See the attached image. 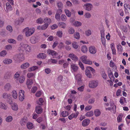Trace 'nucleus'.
Instances as JSON below:
<instances>
[{
	"label": "nucleus",
	"mask_w": 130,
	"mask_h": 130,
	"mask_svg": "<svg viewBox=\"0 0 130 130\" xmlns=\"http://www.w3.org/2000/svg\"><path fill=\"white\" fill-rule=\"evenodd\" d=\"M12 59L8 58L4 59L3 61V62L5 64H9L12 62Z\"/></svg>",
	"instance_id": "23"
},
{
	"label": "nucleus",
	"mask_w": 130,
	"mask_h": 130,
	"mask_svg": "<svg viewBox=\"0 0 130 130\" xmlns=\"http://www.w3.org/2000/svg\"><path fill=\"white\" fill-rule=\"evenodd\" d=\"M110 47L112 51V54L113 55H116V50L115 46L114 44L113 43H112L110 44Z\"/></svg>",
	"instance_id": "30"
},
{
	"label": "nucleus",
	"mask_w": 130,
	"mask_h": 130,
	"mask_svg": "<svg viewBox=\"0 0 130 130\" xmlns=\"http://www.w3.org/2000/svg\"><path fill=\"white\" fill-rule=\"evenodd\" d=\"M12 46L11 45H6L5 47V49L8 51L11 50L12 49Z\"/></svg>",
	"instance_id": "57"
},
{
	"label": "nucleus",
	"mask_w": 130,
	"mask_h": 130,
	"mask_svg": "<svg viewBox=\"0 0 130 130\" xmlns=\"http://www.w3.org/2000/svg\"><path fill=\"white\" fill-rule=\"evenodd\" d=\"M31 46L28 44L23 42L21 43L20 45L18 50L21 54L19 55L18 57L19 58L23 57V55L22 53L24 52V50H25L26 52H29L31 51Z\"/></svg>",
	"instance_id": "1"
},
{
	"label": "nucleus",
	"mask_w": 130,
	"mask_h": 130,
	"mask_svg": "<svg viewBox=\"0 0 130 130\" xmlns=\"http://www.w3.org/2000/svg\"><path fill=\"white\" fill-rule=\"evenodd\" d=\"M123 116L122 115H119L117 118V120L118 122H120L122 120Z\"/></svg>",
	"instance_id": "56"
},
{
	"label": "nucleus",
	"mask_w": 130,
	"mask_h": 130,
	"mask_svg": "<svg viewBox=\"0 0 130 130\" xmlns=\"http://www.w3.org/2000/svg\"><path fill=\"white\" fill-rule=\"evenodd\" d=\"M119 102L121 105L126 103V99L123 96L121 97L120 99Z\"/></svg>",
	"instance_id": "33"
},
{
	"label": "nucleus",
	"mask_w": 130,
	"mask_h": 130,
	"mask_svg": "<svg viewBox=\"0 0 130 130\" xmlns=\"http://www.w3.org/2000/svg\"><path fill=\"white\" fill-rule=\"evenodd\" d=\"M46 57V55L45 54L43 53H39L37 56V57L40 59H44Z\"/></svg>",
	"instance_id": "28"
},
{
	"label": "nucleus",
	"mask_w": 130,
	"mask_h": 130,
	"mask_svg": "<svg viewBox=\"0 0 130 130\" xmlns=\"http://www.w3.org/2000/svg\"><path fill=\"white\" fill-rule=\"evenodd\" d=\"M61 19L63 21H65L67 20L66 16L64 14H62L61 15Z\"/></svg>",
	"instance_id": "49"
},
{
	"label": "nucleus",
	"mask_w": 130,
	"mask_h": 130,
	"mask_svg": "<svg viewBox=\"0 0 130 130\" xmlns=\"http://www.w3.org/2000/svg\"><path fill=\"white\" fill-rule=\"evenodd\" d=\"M20 72H16L14 76V78L15 79H16L17 80L19 79L18 77L20 75Z\"/></svg>",
	"instance_id": "59"
},
{
	"label": "nucleus",
	"mask_w": 130,
	"mask_h": 130,
	"mask_svg": "<svg viewBox=\"0 0 130 130\" xmlns=\"http://www.w3.org/2000/svg\"><path fill=\"white\" fill-rule=\"evenodd\" d=\"M55 18L57 20H60V14L58 13H56L55 15Z\"/></svg>",
	"instance_id": "61"
},
{
	"label": "nucleus",
	"mask_w": 130,
	"mask_h": 130,
	"mask_svg": "<svg viewBox=\"0 0 130 130\" xmlns=\"http://www.w3.org/2000/svg\"><path fill=\"white\" fill-rule=\"evenodd\" d=\"M61 115L63 117H65L69 115V113L68 112L63 111L61 112Z\"/></svg>",
	"instance_id": "47"
},
{
	"label": "nucleus",
	"mask_w": 130,
	"mask_h": 130,
	"mask_svg": "<svg viewBox=\"0 0 130 130\" xmlns=\"http://www.w3.org/2000/svg\"><path fill=\"white\" fill-rule=\"evenodd\" d=\"M0 108L5 110H6L8 108V106L6 105L4 103L2 102H0Z\"/></svg>",
	"instance_id": "34"
},
{
	"label": "nucleus",
	"mask_w": 130,
	"mask_h": 130,
	"mask_svg": "<svg viewBox=\"0 0 130 130\" xmlns=\"http://www.w3.org/2000/svg\"><path fill=\"white\" fill-rule=\"evenodd\" d=\"M11 86L9 83L6 84L4 86V89L6 91H8L11 88Z\"/></svg>",
	"instance_id": "38"
},
{
	"label": "nucleus",
	"mask_w": 130,
	"mask_h": 130,
	"mask_svg": "<svg viewBox=\"0 0 130 130\" xmlns=\"http://www.w3.org/2000/svg\"><path fill=\"white\" fill-rule=\"evenodd\" d=\"M110 106L108 108H106V110H109L111 112L115 113L116 111V106L115 105L114 102L111 101L109 103Z\"/></svg>",
	"instance_id": "4"
},
{
	"label": "nucleus",
	"mask_w": 130,
	"mask_h": 130,
	"mask_svg": "<svg viewBox=\"0 0 130 130\" xmlns=\"http://www.w3.org/2000/svg\"><path fill=\"white\" fill-rule=\"evenodd\" d=\"M79 68L77 65L74 63L71 64V69L73 73L76 72L78 71Z\"/></svg>",
	"instance_id": "13"
},
{
	"label": "nucleus",
	"mask_w": 130,
	"mask_h": 130,
	"mask_svg": "<svg viewBox=\"0 0 130 130\" xmlns=\"http://www.w3.org/2000/svg\"><path fill=\"white\" fill-rule=\"evenodd\" d=\"M64 47V43L62 42H60L59 43L58 47L60 49H61L63 48Z\"/></svg>",
	"instance_id": "62"
},
{
	"label": "nucleus",
	"mask_w": 130,
	"mask_h": 130,
	"mask_svg": "<svg viewBox=\"0 0 130 130\" xmlns=\"http://www.w3.org/2000/svg\"><path fill=\"white\" fill-rule=\"evenodd\" d=\"M27 76L29 78L32 77H35V74L32 73H29L27 74Z\"/></svg>",
	"instance_id": "42"
},
{
	"label": "nucleus",
	"mask_w": 130,
	"mask_h": 130,
	"mask_svg": "<svg viewBox=\"0 0 130 130\" xmlns=\"http://www.w3.org/2000/svg\"><path fill=\"white\" fill-rule=\"evenodd\" d=\"M43 93V92L42 91H37L35 95L36 97H39Z\"/></svg>",
	"instance_id": "52"
},
{
	"label": "nucleus",
	"mask_w": 130,
	"mask_h": 130,
	"mask_svg": "<svg viewBox=\"0 0 130 130\" xmlns=\"http://www.w3.org/2000/svg\"><path fill=\"white\" fill-rule=\"evenodd\" d=\"M71 45L73 48L74 49H77L80 48L78 43L76 41L73 42L71 43Z\"/></svg>",
	"instance_id": "20"
},
{
	"label": "nucleus",
	"mask_w": 130,
	"mask_h": 130,
	"mask_svg": "<svg viewBox=\"0 0 130 130\" xmlns=\"http://www.w3.org/2000/svg\"><path fill=\"white\" fill-rule=\"evenodd\" d=\"M11 95L13 98L14 99H16L18 97L17 92L15 90H13L11 93Z\"/></svg>",
	"instance_id": "27"
},
{
	"label": "nucleus",
	"mask_w": 130,
	"mask_h": 130,
	"mask_svg": "<svg viewBox=\"0 0 130 130\" xmlns=\"http://www.w3.org/2000/svg\"><path fill=\"white\" fill-rule=\"evenodd\" d=\"M64 12L67 16L69 17H70L71 16L72 14L71 12L68 9H65Z\"/></svg>",
	"instance_id": "37"
},
{
	"label": "nucleus",
	"mask_w": 130,
	"mask_h": 130,
	"mask_svg": "<svg viewBox=\"0 0 130 130\" xmlns=\"http://www.w3.org/2000/svg\"><path fill=\"white\" fill-rule=\"evenodd\" d=\"M79 114L78 111H77L76 113H72L69 116L68 118L70 120H72L73 118H76Z\"/></svg>",
	"instance_id": "18"
},
{
	"label": "nucleus",
	"mask_w": 130,
	"mask_h": 130,
	"mask_svg": "<svg viewBox=\"0 0 130 130\" xmlns=\"http://www.w3.org/2000/svg\"><path fill=\"white\" fill-rule=\"evenodd\" d=\"M10 94L7 93H3L2 96L3 98L7 99V102L9 104H11L12 102V100H10L9 98L10 96Z\"/></svg>",
	"instance_id": "12"
},
{
	"label": "nucleus",
	"mask_w": 130,
	"mask_h": 130,
	"mask_svg": "<svg viewBox=\"0 0 130 130\" xmlns=\"http://www.w3.org/2000/svg\"><path fill=\"white\" fill-rule=\"evenodd\" d=\"M35 29L34 27H27L22 30V32L25 35L26 37H28L32 35L35 32Z\"/></svg>",
	"instance_id": "2"
},
{
	"label": "nucleus",
	"mask_w": 130,
	"mask_h": 130,
	"mask_svg": "<svg viewBox=\"0 0 130 130\" xmlns=\"http://www.w3.org/2000/svg\"><path fill=\"white\" fill-rule=\"evenodd\" d=\"M30 64L28 62H25L23 63L20 66V68L21 69H26L30 66Z\"/></svg>",
	"instance_id": "16"
},
{
	"label": "nucleus",
	"mask_w": 130,
	"mask_h": 130,
	"mask_svg": "<svg viewBox=\"0 0 130 130\" xmlns=\"http://www.w3.org/2000/svg\"><path fill=\"white\" fill-rule=\"evenodd\" d=\"M68 57L74 61H77L78 58L76 55L73 53H71L69 55Z\"/></svg>",
	"instance_id": "22"
},
{
	"label": "nucleus",
	"mask_w": 130,
	"mask_h": 130,
	"mask_svg": "<svg viewBox=\"0 0 130 130\" xmlns=\"http://www.w3.org/2000/svg\"><path fill=\"white\" fill-rule=\"evenodd\" d=\"M63 33L62 31H58L56 32V35L59 38H61L62 35Z\"/></svg>",
	"instance_id": "50"
},
{
	"label": "nucleus",
	"mask_w": 130,
	"mask_h": 130,
	"mask_svg": "<svg viewBox=\"0 0 130 130\" xmlns=\"http://www.w3.org/2000/svg\"><path fill=\"white\" fill-rule=\"evenodd\" d=\"M91 31L90 30L88 29L85 31V34L86 36H89L91 34Z\"/></svg>",
	"instance_id": "46"
},
{
	"label": "nucleus",
	"mask_w": 130,
	"mask_h": 130,
	"mask_svg": "<svg viewBox=\"0 0 130 130\" xmlns=\"http://www.w3.org/2000/svg\"><path fill=\"white\" fill-rule=\"evenodd\" d=\"M33 83V80L32 79H27L26 82V85L27 86V88L29 89H30Z\"/></svg>",
	"instance_id": "21"
},
{
	"label": "nucleus",
	"mask_w": 130,
	"mask_h": 130,
	"mask_svg": "<svg viewBox=\"0 0 130 130\" xmlns=\"http://www.w3.org/2000/svg\"><path fill=\"white\" fill-rule=\"evenodd\" d=\"M26 126L27 128L29 129H31L34 127L33 124L30 122H28L27 123Z\"/></svg>",
	"instance_id": "32"
},
{
	"label": "nucleus",
	"mask_w": 130,
	"mask_h": 130,
	"mask_svg": "<svg viewBox=\"0 0 130 130\" xmlns=\"http://www.w3.org/2000/svg\"><path fill=\"white\" fill-rule=\"evenodd\" d=\"M89 51L92 54H94L96 52V50L94 46H90L89 47Z\"/></svg>",
	"instance_id": "19"
},
{
	"label": "nucleus",
	"mask_w": 130,
	"mask_h": 130,
	"mask_svg": "<svg viewBox=\"0 0 130 130\" xmlns=\"http://www.w3.org/2000/svg\"><path fill=\"white\" fill-rule=\"evenodd\" d=\"M6 11L7 12L12 10V8L9 3L7 2L6 3Z\"/></svg>",
	"instance_id": "25"
},
{
	"label": "nucleus",
	"mask_w": 130,
	"mask_h": 130,
	"mask_svg": "<svg viewBox=\"0 0 130 130\" xmlns=\"http://www.w3.org/2000/svg\"><path fill=\"white\" fill-rule=\"evenodd\" d=\"M81 50L82 52L84 53H86L88 51V48L86 46H82L81 47Z\"/></svg>",
	"instance_id": "36"
},
{
	"label": "nucleus",
	"mask_w": 130,
	"mask_h": 130,
	"mask_svg": "<svg viewBox=\"0 0 130 130\" xmlns=\"http://www.w3.org/2000/svg\"><path fill=\"white\" fill-rule=\"evenodd\" d=\"M37 87L36 86H33L31 90V92L33 93H35L37 90Z\"/></svg>",
	"instance_id": "54"
},
{
	"label": "nucleus",
	"mask_w": 130,
	"mask_h": 130,
	"mask_svg": "<svg viewBox=\"0 0 130 130\" xmlns=\"http://www.w3.org/2000/svg\"><path fill=\"white\" fill-rule=\"evenodd\" d=\"M93 115V112L92 111H90L87 112L85 114V116L88 117H90Z\"/></svg>",
	"instance_id": "41"
},
{
	"label": "nucleus",
	"mask_w": 130,
	"mask_h": 130,
	"mask_svg": "<svg viewBox=\"0 0 130 130\" xmlns=\"http://www.w3.org/2000/svg\"><path fill=\"white\" fill-rule=\"evenodd\" d=\"M91 71L92 73H95V70L90 67H87L85 71V74L87 77L89 78H91L92 76L90 71Z\"/></svg>",
	"instance_id": "3"
},
{
	"label": "nucleus",
	"mask_w": 130,
	"mask_h": 130,
	"mask_svg": "<svg viewBox=\"0 0 130 130\" xmlns=\"http://www.w3.org/2000/svg\"><path fill=\"white\" fill-rule=\"evenodd\" d=\"M11 108L12 110L14 111H17L18 109V106L17 104L15 103H11Z\"/></svg>",
	"instance_id": "15"
},
{
	"label": "nucleus",
	"mask_w": 130,
	"mask_h": 130,
	"mask_svg": "<svg viewBox=\"0 0 130 130\" xmlns=\"http://www.w3.org/2000/svg\"><path fill=\"white\" fill-rule=\"evenodd\" d=\"M74 38L77 40H79L80 39V36L79 33L78 32H76L74 34Z\"/></svg>",
	"instance_id": "39"
},
{
	"label": "nucleus",
	"mask_w": 130,
	"mask_h": 130,
	"mask_svg": "<svg viewBox=\"0 0 130 130\" xmlns=\"http://www.w3.org/2000/svg\"><path fill=\"white\" fill-rule=\"evenodd\" d=\"M90 122V120L89 119H84L83 121L82 122V125L83 126H86L89 124Z\"/></svg>",
	"instance_id": "24"
},
{
	"label": "nucleus",
	"mask_w": 130,
	"mask_h": 130,
	"mask_svg": "<svg viewBox=\"0 0 130 130\" xmlns=\"http://www.w3.org/2000/svg\"><path fill=\"white\" fill-rule=\"evenodd\" d=\"M25 79V78L23 76H21L20 77L18 80H19V82L20 83H22L24 82Z\"/></svg>",
	"instance_id": "43"
},
{
	"label": "nucleus",
	"mask_w": 130,
	"mask_h": 130,
	"mask_svg": "<svg viewBox=\"0 0 130 130\" xmlns=\"http://www.w3.org/2000/svg\"><path fill=\"white\" fill-rule=\"evenodd\" d=\"M94 113L95 116L96 117L99 116L101 114V112L100 110L98 109H95L94 110Z\"/></svg>",
	"instance_id": "35"
},
{
	"label": "nucleus",
	"mask_w": 130,
	"mask_h": 130,
	"mask_svg": "<svg viewBox=\"0 0 130 130\" xmlns=\"http://www.w3.org/2000/svg\"><path fill=\"white\" fill-rule=\"evenodd\" d=\"M30 40V42L32 44H35L39 41L38 38L35 36L31 37Z\"/></svg>",
	"instance_id": "17"
},
{
	"label": "nucleus",
	"mask_w": 130,
	"mask_h": 130,
	"mask_svg": "<svg viewBox=\"0 0 130 130\" xmlns=\"http://www.w3.org/2000/svg\"><path fill=\"white\" fill-rule=\"evenodd\" d=\"M58 25L59 26L63 28H65L66 26V24L63 22H59L58 23Z\"/></svg>",
	"instance_id": "44"
},
{
	"label": "nucleus",
	"mask_w": 130,
	"mask_h": 130,
	"mask_svg": "<svg viewBox=\"0 0 130 130\" xmlns=\"http://www.w3.org/2000/svg\"><path fill=\"white\" fill-rule=\"evenodd\" d=\"M44 21L45 23L44 25H42V28L43 30L46 29L52 22L51 20L50 19L47 17L44 18Z\"/></svg>",
	"instance_id": "7"
},
{
	"label": "nucleus",
	"mask_w": 130,
	"mask_h": 130,
	"mask_svg": "<svg viewBox=\"0 0 130 130\" xmlns=\"http://www.w3.org/2000/svg\"><path fill=\"white\" fill-rule=\"evenodd\" d=\"M43 109L40 106H37L36 108V112L38 114H40L42 111Z\"/></svg>",
	"instance_id": "29"
},
{
	"label": "nucleus",
	"mask_w": 130,
	"mask_h": 130,
	"mask_svg": "<svg viewBox=\"0 0 130 130\" xmlns=\"http://www.w3.org/2000/svg\"><path fill=\"white\" fill-rule=\"evenodd\" d=\"M82 23L78 21H75L72 23V25L76 27H78L82 25Z\"/></svg>",
	"instance_id": "26"
},
{
	"label": "nucleus",
	"mask_w": 130,
	"mask_h": 130,
	"mask_svg": "<svg viewBox=\"0 0 130 130\" xmlns=\"http://www.w3.org/2000/svg\"><path fill=\"white\" fill-rule=\"evenodd\" d=\"M13 120L12 117L11 116H8L5 119L6 121L7 122H10Z\"/></svg>",
	"instance_id": "40"
},
{
	"label": "nucleus",
	"mask_w": 130,
	"mask_h": 130,
	"mask_svg": "<svg viewBox=\"0 0 130 130\" xmlns=\"http://www.w3.org/2000/svg\"><path fill=\"white\" fill-rule=\"evenodd\" d=\"M7 54V52L6 51L3 50L0 53V55L1 57L5 56Z\"/></svg>",
	"instance_id": "51"
},
{
	"label": "nucleus",
	"mask_w": 130,
	"mask_h": 130,
	"mask_svg": "<svg viewBox=\"0 0 130 130\" xmlns=\"http://www.w3.org/2000/svg\"><path fill=\"white\" fill-rule=\"evenodd\" d=\"M87 57L86 55H84L80 57V60L84 63L91 65L92 64V61L87 59Z\"/></svg>",
	"instance_id": "5"
},
{
	"label": "nucleus",
	"mask_w": 130,
	"mask_h": 130,
	"mask_svg": "<svg viewBox=\"0 0 130 130\" xmlns=\"http://www.w3.org/2000/svg\"><path fill=\"white\" fill-rule=\"evenodd\" d=\"M43 19L41 18H40L37 19L36 21V22L38 24H41L43 22Z\"/></svg>",
	"instance_id": "45"
},
{
	"label": "nucleus",
	"mask_w": 130,
	"mask_h": 130,
	"mask_svg": "<svg viewBox=\"0 0 130 130\" xmlns=\"http://www.w3.org/2000/svg\"><path fill=\"white\" fill-rule=\"evenodd\" d=\"M78 64L82 70H84L85 69V68L83 64L80 61H79L78 63Z\"/></svg>",
	"instance_id": "55"
},
{
	"label": "nucleus",
	"mask_w": 130,
	"mask_h": 130,
	"mask_svg": "<svg viewBox=\"0 0 130 130\" xmlns=\"http://www.w3.org/2000/svg\"><path fill=\"white\" fill-rule=\"evenodd\" d=\"M75 76V78L76 81L79 85H81L83 83L82 79V76L80 73H78L76 75L74 74Z\"/></svg>",
	"instance_id": "9"
},
{
	"label": "nucleus",
	"mask_w": 130,
	"mask_h": 130,
	"mask_svg": "<svg viewBox=\"0 0 130 130\" xmlns=\"http://www.w3.org/2000/svg\"><path fill=\"white\" fill-rule=\"evenodd\" d=\"M8 42L9 43L15 44L17 43L16 41L15 40L12 39H10L8 40Z\"/></svg>",
	"instance_id": "48"
},
{
	"label": "nucleus",
	"mask_w": 130,
	"mask_h": 130,
	"mask_svg": "<svg viewBox=\"0 0 130 130\" xmlns=\"http://www.w3.org/2000/svg\"><path fill=\"white\" fill-rule=\"evenodd\" d=\"M24 91L22 90H20L19 91V100L21 101H23L25 99V95Z\"/></svg>",
	"instance_id": "11"
},
{
	"label": "nucleus",
	"mask_w": 130,
	"mask_h": 130,
	"mask_svg": "<svg viewBox=\"0 0 130 130\" xmlns=\"http://www.w3.org/2000/svg\"><path fill=\"white\" fill-rule=\"evenodd\" d=\"M117 48L118 51L121 52L123 50V48L122 46L120 44H118L117 46Z\"/></svg>",
	"instance_id": "53"
},
{
	"label": "nucleus",
	"mask_w": 130,
	"mask_h": 130,
	"mask_svg": "<svg viewBox=\"0 0 130 130\" xmlns=\"http://www.w3.org/2000/svg\"><path fill=\"white\" fill-rule=\"evenodd\" d=\"M95 101V99L94 98H92L89 100L88 103L90 104H92L94 103Z\"/></svg>",
	"instance_id": "58"
},
{
	"label": "nucleus",
	"mask_w": 130,
	"mask_h": 130,
	"mask_svg": "<svg viewBox=\"0 0 130 130\" xmlns=\"http://www.w3.org/2000/svg\"><path fill=\"white\" fill-rule=\"evenodd\" d=\"M84 16L86 18H89L91 17V15L90 13L87 12L85 13Z\"/></svg>",
	"instance_id": "63"
},
{
	"label": "nucleus",
	"mask_w": 130,
	"mask_h": 130,
	"mask_svg": "<svg viewBox=\"0 0 130 130\" xmlns=\"http://www.w3.org/2000/svg\"><path fill=\"white\" fill-rule=\"evenodd\" d=\"M98 82L94 80L90 81L89 83V86L91 88H96L98 85Z\"/></svg>",
	"instance_id": "10"
},
{
	"label": "nucleus",
	"mask_w": 130,
	"mask_h": 130,
	"mask_svg": "<svg viewBox=\"0 0 130 130\" xmlns=\"http://www.w3.org/2000/svg\"><path fill=\"white\" fill-rule=\"evenodd\" d=\"M75 30L73 28H70L69 29L68 32L70 34H73Z\"/></svg>",
	"instance_id": "60"
},
{
	"label": "nucleus",
	"mask_w": 130,
	"mask_h": 130,
	"mask_svg": "<svg viewBox=\"0 0 130 130\" xmlns=\"http://www.w3.org/2000/svg\"><path fill=\"white\" fill-rule=\"evenodd\" d=\"M92 108L91 105H88L86 106L85 108V110L86 111H88L91 110Z\"/></svg>",
	"instance_id": "64"
},
{
	"label": "nucleus",
	"mask_w": 130,
	"mask_h": 130,
	"mask_svg": "<svg viewBox=\"0 0 130 130\" xmlns=\"http://www.w3.org/2000/svg\"><path fill=\"white\" fill-rule=\"evenodd\" d=\"M38 67L37 66H34L29 68L28 70L29 72L35 71L38 69Z\"/></svg>",
	"instance_id": "31"
},
{
	"label": "nucleus",
	"mask_w": 130,
	"mask_h": 130,
	"mask_svg": "<svg viewBox=\"0 0 130 130\" xmlns=\"http://www.w3.org/2000/svg\"><path fill=\"white\" fill-rule=\"evenodd\" d=\"M47 53L50 55H51L53 56V58H56L58 59L60 58L61 57L59 56L57 57V56L58 55V54L55 51L50 49L48 50L47 51Z\"/></svg>",
	"instance_id": "6"
},
{
	"label": "nucleus",
	"mask_w": 130,
	"mask_h": 130,
	"mask_svg": "<svg viewBox=\"0 0 130 130\" xmlns=\"http://www.w3.org/2000/svg\"><path fill=\"white\" fill-rule=\"evenodd\" d=\"M83 7L85 10L90 11L92 10L93 6L92 4L90 3H86L84 4Z\"/></svg>",
	"instance_id": "8"
},
{
	"label": "nucleus",
	"mask_w": 130,
	"mask_h": 130,
	"mask_svg": "<svg viewBox=\"0 0 130 130\" xmlns=\"http://www.w3.org/2000/svg\"><path fill=\"white\" fill-rule=\"evenodd\" d=\"M29 118L27 116H24L21 119L20 122L22 126L24 125L28 120Z\"/></svg>",
	"instance_id": "14"
}]
</instances>
